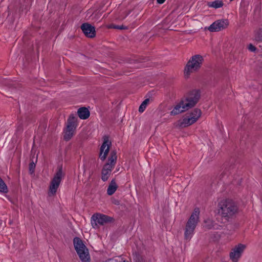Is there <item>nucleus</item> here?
<instances>
[{
    "label": "nucleus",
    "mask_w": 262,
    "mask_h": 262,
    "mask_svg": "<svg viewBox=\"0 0 262 262\" xmlns=\"http://www.w3.org/2000/svg\"><path fill=\"white\" fill-rule=\"evenodd\" d=\"M203 57L200 55L193 56L188 61L184 69V75L188 77L190 75L200 69L203 62Z\"/></svg>",
    "instance_id": "5"
},
{
    "label": "nucleus",
    "mask_w": 262,
    "mask_h": 262,
    "mask_svg": "<svg viewBox=\"0 0 262 262\" xmlns=\"http://www.w3.org/2000/svg\"><path fill=\"white\" fill-rule=\"evenodd\" d=\"M75 249L82 262H90V255L88 249L78 237L74 239Z\"/></svg>",
    "instance_id": "7"
},
{
    "label": "nucleus",
    "mask_w": 262,
    "mask_h": 262,
    "mask_svg": "<svg viewBox=\"0 0 262 262\" xmlns=\"http://www.w3.org/2000/svg\"><path fill=\"white\" fill-rule=\"evenodd\" d=\"M111 145V142L110 141L108 138L107 137H104L103 142L100 147L99 154V158L102 161L105 160Z\"/></svg>",
    "instance_id": "13"
},
{
    "label": "nucleus",
    "mask_w": 262,
    "mask_h": 262,
    "mask_svg": "<svg viewBox=\"0 0 262 262\" xmlns=\"http://www.w3.org/2000/svg\"><path fill=\"white\" fill-rule=\"evenodd\" d=\"M237 210V206L231 201L225 200L219 204L218 212L226 221L234 215Z\"/></svg>",
    "instance_id": "3"
},
{
    "label": "nucleus",
    "mask_w": 262,
    "mask_h": 262,
    "mask_svg": "<svg viewBox=\"0 0 262 262\" xmlns=\"http://www.w3.org/2000/svg\"><path fill=\"white\" fill-rule=\"evenodd\" d=\"M118 186L114 180H112L108 185L107 189V193L111 195L115 193L117 189Z\"/></svg>",
    "instance_id": "17"
},
{
    "label": "nucleus",
    "mask_w": 262,
    "mask_h": 262,
    "mask_svg": "<svg viewBox=\"0 0 262 262\" xmlns=\"http://www.w3.org/2000/svg\"><path fill=\"white\" fill-rule=\"evenodd\" d=\"M255 39L256 40H261L262 39V36H260L257 34L255 35Z\"/></svg>",
    "instance_id": "24"
},
{
    "label": "nucleus",
    "mask_w": 262,
    "mask_h": 262,
    "mask_svg": "<svg viewBox=\"0 0 262 262\" xmlns=\"http://www.w3.org/2000/svg\"><path fill=\"white\" fill-rule=\"evenodd\" d=\"M109 222L108 217L105 215L96 213L91 217V224L95 229L98 228L100 225H103Z\"/></svg>",
    "instance_id": "11"
},
{
    "label": "nucleus",
    "mask_w": 262,
    "mask_h": 262,
    "mask_svg": "<svg viewBox=\"0 0 262 262\" xmlns=\"http://www.w3.org/2000/svg\"><path fill=\"white\" fill-rule=\"evenodd\" d=\"M92 11H91V10L89 11V12L88 13V14H89V13H91L92 12Z\"/></svg>",
    "instance_id": "26"
},
{
    "label": "nucleus",
    "mask_w": 262,
    "mask_h": 262,
    "mask_svg": "<svg viewBox=\"0 0 262 262\" xmlns=\"http://www.w3.org/2000/svg\"><path fill=\"white\" fill-rule=\"evenodd\" d=\"M204 227L207 229H222L223 226L219 225L214 222L211 219H207L204 221Z\"/></svg>",
    "instance_id": "15"
},
{
    "label": "nucleus",
    "mask_w": 262,
    "mask_h": 262,
    "mask_svg": "<svg viewBox=\"0 0 262 262\" xmlns=\"http://www.w3.org/2000/svg\"><path fill=\"white\" fill-rule=\"evenodd\" d=\"M77 125V118L73 115H71L67 120L66 127L63 130V138L65 140L69 141L73 137Z\"/></svg>",
    "instance_id": "8"
},
{
    "label": "nucleus",
    "mask_w": 262,
    "mask_h": 262,
    "mask_svg": "<svg viewBox=\"0 0 262 262\" xmlns=\"http://www.w3.org/2000/svg\"><path fill=\"white\" fill-rule=\"evenodd\" d=\"M63 173L61 168H59L51 180L49 187L48 195H54L61 183Z\"/></svg>",
    "instance_id": "9"
},
{
    "label": "nucleus",
    "mask_w": 262,
    "mask_h": 262,
    "mask_svg": "<svg viewBox=\"0 0 262 262\" xmlns=\"http://www.w3.org/2000/svg\"><path fill=\"white\" fill-rule=\"evenodd\" d=\"M247 48L252 52H255L257 51V48L251 43L248 45Z\"/></svg>",
    "instance_id": "21"
},
{
    "label": "nucleus",
    "mask_w": 262,
    "mask_h": 262,
    "mask_svg": "<svg viewBox=\"0 0 262 262\" xmlns=\"http://www.w3.org/2000/svg\"><path fill=\"white\" fill-rule=\"evenodd\" d=\"M246 245L239 243L232 248L229 253V257L232 262L238 261L246 250Z\"/></svg>",
    "instance_id": "10"
},
{
    "label": "nucleus",
    "mask_w": 262,
    "mask_h": 262,
    "mask_svg": "<svg viewBox=\"0 0 262 262\" xmlns=\"http://www.w3.org/2000/svg\"><path fill=\"white\" fill-rule=\"evenodd\" d=\"M123 262H128V261H125V260H124V261H123Z\"/></svg>",
    "instance_id": "27"
},
{
    "label": "nucleus",
    "mask_w": 262,
    "mask_h": 262,
    "mask_svg": "<svg viewBox=\"0 0 262 262\" xmlns=\"http://www.w3.org/2000/svg\"><path fill=\"white\" fill-rule=\"evenodd\" d=\"M81 29L86 36L92 38L95 36V29L91 25L84 23L81 25Z\"/></svg>",
    "instance_id": "14"
},
{
    "label": "nucleus",
    "mask_w": 262,
    "mask_h": 262,
    "mask_svg": "<svg viewBox=\"0 0 262 262\" xmlns=\"http://www.w3.org/2000/svg\"><path fill=\"white\" fill-rule=\"evenodd\" d=\"M200 97V92L198 90L191 91L187 97L182 99L175 105L170 112L171 115H176L188 110L193 107L198 101Z\"/></svg>",
    "instance_id": "1"
},
{
    "label": "nucleus",
    "mask_w": 262,
    "mask_h": 262,
    "mask_svg": "<svg viewBox=\"0 0 262 262\" xmlns=\"http://www.w3.org/2000/svg\"><path fill=\"white\" fill-rule=\"evenodd\" d=\"M8 188L5 182L0 178V192L7 193Z\"/></svg>",
    "instance_id": "20"
},
{
    "label": "nucleus",
    "mask_w": 262,
    "mask_h": 262,
    "mask_svg": "<svg viewBox=\"0 0 262 262\" xmlns=\"http://www.w3.org/2000/svg\"><path fill=\"white\" fill-rule=\"evenodd\" d=\"M200 110L195 108L191 112L187 114L182 119L179 120L174 125L177 127H185L195 123L201 116Z\"/></svg>",
    "instance_id": "4"
},
{
    "label": "nucleus",
    "mask_w": 262,
    "mask_h": 262,
    "mask_svg": "<svg viewBox=\"0 0 262 262\" xmlns=\"http://www.w3.org/2000/svg\"><path fill=\"white\" fill-rule=\"evenodd\" d=\"M110 28H113L115 29H124V27L123 26H113L110 27Z\"/></svg>",
    "instance_id": "23"
},
{
    "label": "nucleus",
    "mask_w": 262,
    "mask_h": 262,
    "mask_svg": "<svg viewBox=\"0 0 262 262\" xmlns=\"http://www.w3.org/2000/svg\"><path fill=\"white\" fill-rule=\"evenodd\" d=\"M117 161L116 152L112 151L109 156L107 162L104 165L101 171V179L103 181H106L114 168Z\"/></svg>",
    "instance_id": "6"
},
{
    "label": "nucleus",
    "mask_w": 262,
    "mask_h": 262,
    "mask_svg": "<svg viewBox=\"0 0 262 262\" xmlns=\"http://www.w3.org/2000/svg\"><path fill=\"white\" fill-rule=\"evenodd\" d=\"M157 1L158 4H162L165 1V0H157Z\"/></svg>",
    "instance_id": "25"
},
{
    "label": "nucleus",
    "mask_w": 262,
    "mask_h": 262,
    "mask_svg": "<svg viewBox=\"0 0 262 262\" xmlns=\"http://www.w3.org/2000/svg\"><path fill=\"white\" fill-rule=\"evenodd\" d=\"M77 113L79 118L82 119H86L90 116V112L85 107L79 108Z\"/></svg>",
    "instance_id": "16"
},
{
    "label": "nucleus",
    "mask_w": 262,
    "mask_h": 262,
    "mask_svg": "<svg viewBox=\"0 0 262 262\" xmlns=\"http://www.w3.org/2000/svg\"><path fill=\"white\" fill-rule=\"evenodd\" d=\"M229 23L227 19L217 20L212 23L208 28V30L210 32H217L227 28Z\"/></svg>",
    "instance_id": "12"
},
{
    "label": "nucleus",
    "mask_w": 262,
    "mask_h": 262,
    "mask_svg": "<svg viewBox=\"0 0 262 262\" xmlns=\"http://www.w3.org/2000/svg\"><path fill=\"white\" fill-rule=\"evenodd\" d=\"M207 5L209 7L215 9L220 8L223 6V3L221 1L216 0L212 2H208Z\"/></svg>",
    "instance_id": "18"
},
{
    "label": "nucleus",
    "mask_w": 262,
    "mask_h": 262,
    "mask_svg": "<svg viewBox=\"0 0 262 262\" xmlns=\"http://www.w3.org/2000/svg\"><path fill=\"white\" fill-rule=\"evenodd\" d=\"M29 168H30V172L31 173H33V171H34V169L35 168V164L33 162L30 163V166H29Z\"/></svg>",
    "instance_id": "22"
},
{
    "label": "nucleus",
    "mask_w": 262,
    "mask_h": 262,
    "mask_svg": "<svg viewBox=\"0 0 262 262\" xmlns=\"http://www.w3.org/2000/svg\"><path fill=\"white\" fill-rule=\"evenodd\" d=\"M200 210L198 208L194 209L188 219L185 229L184 237L189 241L194 234V230L199 221Z\"/></svg>",
    "instance_id": "2"
},
{
    "label": "nucleus",
    "mask_w": 262,
    "mask_h": 262,
    "mask_svg": "<svg viewBox=\"0 0 262 262\" xmlns=\"http://www.w3.org/2000/svg\"><path fill=\"white\" fill-rule=\"evenodd\" d=\"M149 102L150 99L149 98L145 99L139 106V112L140 113H143L146 109L147 106L149 104Z\"/></svg>",
    "instance_id": "19"
}]
</instances>
